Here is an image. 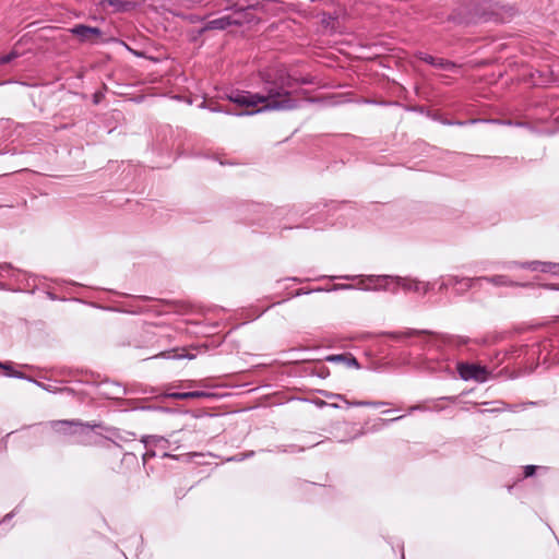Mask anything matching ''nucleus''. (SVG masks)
<instances>
[{
    "label": "nucleus",
    "instance_id": "nucleus-1",
    "mask_svg": "<svg viewBox=\"0 0 559 559\" xmlns=\"http://www.w3.org/2000/svg\"><path fill=\"white\" fill-rule=\"evenodd\" d=\"M229 100L243 108L239 115H253L266 110H283L294 107L288 92L270 88L265 95L248 91H237L228 96Z\"/></svg>",
    "mask_w": 559,
    "mask_h": 559
},
{
    "label": "nucleus",
    "instance_id": "nucleus-2",
    "mask_svg": "<svg viewBox=\"0 0 559 559\" xmlns=\"http://www.w3.org/2000/svg\"><path fill=\"white\" fill-rule=\"evenodd\" d=\"M457 371L461 378L464 380H476L479 382H484L487 380L486 368L478 365L461 364L457 367Z\"/></svg>",
    "mask_w": 559,
    "mask_h": 559
},
{
    "label": "nucleus",
    "instance_id": "nucleus-3",
    "mask_svg": "<svg viewBox=\"0 0 559 559\" xmlns=\"http://www.w3.org/2000/svg\"><path fill=\"white\" fill-rule=\"evenodd\" d=\"M71 33L79 37L81 41L95 43L100 38L102 32L97 27L76 25L71 28Z\"/></svg>",
    "mask_w": 559,
    "mask_h": 559
},
{
    "label": "nucleus",
    "instance_id": "nucleus-4",
    "mask_svg": "<svg viewBox=\"0 0 559 559\" xmlns=\"http://www.w3.org/2000/svg\"><path fill=\"white\" fill-rule=\"evenodd\" d=\"M394 282L396 286L402 287L405 290H413L416 293L426 294L429 290V284L418 282L416 280L407 278V277H395Z\"/></svg>",
    "mask_w": 559,
    "mask_h": 559
},
{
    "label": "nucleus",
    "instance_id": "nucleus-5",
    "mask_svg": "<svg viewBox=\"0 0 559 559\" xmlns=\"http://www.w3.org/2000/svg\"><path fill=\"white\" fill-rule=\"evenodd\" d=\"M388 276H367L360 278L358 284V288L361 289H390L388 283L385 285H381L380 282H386Z\"/></svg>",
    "mask_w": 559,
    "mask_h": 559
},
{
    "label": "nucleus",
    "instance_id": "nucleus-6",
    "mask_svg": "<svg viewBox=\"0 0 559 559\" xmlns=\"http://www.w3.org/2000/svg\"><path fill=\"white\" fill-rule=\"evenodd\" d=\"M100 5L103 9L111 8L112 12L126 11L130 3L121 0H102Z\"/></svg>",
    "mask_w": 559,
    "mask_h": 559
},
{
    "label": "nucleus",
    "instance_id": "nucleus-7",
    "mask_svg": "<svg viewBox=\"0 0 559 559\" xmlns=\"http://www.w3.org/2000/svg\"><path fill=\"white\" fill-rule=\"evenodd\" d=\"M473 282H474L473 278L466 277V278L459 280L457 277L452 276L445 283L441 284L440 290H442L443 288H447L449 285L456 286L459 284H461L463 286V289H467V288L472 287Z\"/></svg>",
    "mask_w": 559,
    "mask_h": 559
},
{
    "label": "nucleus",
    "instance_id": "nucleus-8",
    "mask_svg": "<svg viewBox=\"0 0 559 559\" xmlns=\"http://www.w3.org/2000/svg\"><path fill=\"white\" fill-rule=\"evenodd\" d=\"M207 394L202 391H191V392H177L171 393L170 396L177 400H188V399H200L204 397Z\"/></svg>",
    "mask_w": 559,
    "mask_h": 559
},
{
    "label": "nucleus",
    "instance_id": "nucleus-9",
    "mask_svg": "<svg viewBox=\"0 0 559 559\" xmlns=\"http://www.w3.org/2000/svg\"><path fill=\"white\" fill-rule=\"evenodd\" d=\"M231 24H233V21L230 20V17L224 16V17L216 19V20H213V21L209 22L207 28H211V29H224V28H226L227 26H229Z\"/></svg>",
    "mask_w": 559,
    "mask_h": 559
},
{
    "label": "nucleus",
    "instance_id": "nucleus-10",
    "mask_svg": "<svg viewBox=\"0 0 559 559\" xmlns=\"http://www.w3.org/2000/svg\"><path fill=\"white\" fill-rule=\"evenodd\" d=\"M477 281H487L495 285H506L507 284V278L503 275H497L493 277H480V278H477Z\"/></svg>",
    "mask_w": 559,
    "mask_h": 559
},
{
    "label": "nucleus",
    "instance_id": "nucleus-11",
    "mask_svg": "<svg viewBox=\"0 0 559 559\" xmlns=\"http://www.w3.org/2000/svg\"><path fill=\"white\" fill-rule=\"evenodd\" d=\"M152 443L154 447L164 449V448H166L167 440L164 438L154 437V438H152Z\"/></svg>",
    "mask_w": 559,
    "mask_h": 559
},
{
    "label": "nucleus",
    "instance_id": "nucleus-12",
    "mask_svg": "<svg viewBox=\"0 0 559 559\" xmlns=\"http://www.w3.org/2000/svg\"><path fill=\"white\" fill-rule=\"evenodd\" d=\"M420 59H423L424 61L428 62V63H431V64H435V66H443V63L440 61V62H436V59L431 56H428V55H424L421 53L420 55Z\"/></svg>",
    "mask_w": 559,
    "mask_h": 559
},
{
    "label": "nucleus",
    "instance_id": "nucleus-13",
    "mask_svg": "<svg viewBox=\"0 0 559 559\" xmlns=\"http://www.w3.org/2000/svg\"><path fill=\"white\" fill-rule=\"evenodd\" d=\"M16 53L15 52H11V53H8L5 56H3L1 59H0V62L1 63H9L11 60H13L14 58H16Z\"/></svg>",
    "mask_w": 559,
    "mask_h": 559
},
{
    "label": "nucleus",
    "instance_id": "nucleus-14",
    "mask_svg": "<svg viewBox=\"0 0 559 559\" xmlns=\"http://www.w3.org/2000/svg\"><path fill=\"white\" fill-rule=\"evenodd\" d=\"M348 405H356V406H379L380 403H372V402H355V403H349L347 402Z\"/></svg>",
    "mask_w": 559,
    "mask_h": 559
},
{
    "label": "nucleus",
    "instance_id": "nucleus-15",
    "mask_svg": "<svg viewBox=\"0 0 559 559\" xmlns=\"http://www.w3.org/2000/svg\"><path fill=\"white\" fill-rule=\"evenodd\" d=\"M535 469H536V466H535V465H527V466L525 467V472H524V473H525V476H526V477L532 476V475L534 474Z\"/></svg>",
    "mask_w": 559,
    "mask_h": 559
},
{
    "label": "nucleus",
    "instance_id": "nucleus-16",
    "mask_svg": "<svg viewBox=\"0 0 559 559\" xmlns=\"http://www.w3.org/2000/svg\"><path fill=\"white\" fill-rule=\"evenodd\" d=\"M353 286L350 285H341L340 288H343V289H349L352 288Z\"/></svg>",
    "mask_w": 559,
    "mask_h": 559
},
{
    "label": "nucleus",
    "instance_id": "nucleus-17",
    "mask_svg": "<svg viewBox=\"0 0 559 559\" xmlns=\"http://www.w3.org/2000/svg\"><path fill=\"white\" fill-rule=\"evenodd\" d=\"M67 424H68V423H66V421H59V423H57V424H56V426H64V425H67Z\"/></svg>",
    "mask_w": 559,
    "mask_h": 559
},
{
    "label": "nucleus",
    "instance_id": "nucleus-18",
    "mask_svg": "<svg viewBox=\"0 0 559 559\" xmlns=\"http://www.w3.org/2000/svg\"><path fill=\"white\" fill-rule=\"evenodd\" d=\"M148 455H154V453H152V454H150L148 452H147V453H145V454H144V460H146V457H147Z\"/></svg>",
    "mask_w": 559,
    "mask_h": 559
},
{
    "label": "nucleus",
    "instance_id": "nucleus-19",
    "mask_svg": "<svg viewBox=\"0 0 559 559\" xmlns=\"http://www.w3.org/2000/svg\"><path fill=\"white\" fill-rule=\"evenodd\" d=\"M0 367L8 369L7 365L0 362Z\"/></svg>",
    "mask_w": 559,
    "mask_h": 559
}]
</instances>
